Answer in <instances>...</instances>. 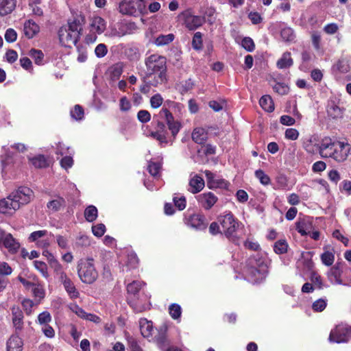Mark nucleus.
<instances>
[{
	"instance_id": "e2e57ef3",
	"label": "nucleus",
	"mask_w": 351,
	"mask_h": 351,
	"mask_svg": "<svg viewBox=\"0 0 351 351\" xmlns=\"http://www.w3.org/2000/svg\"><path fill=\"white\" fill-rule=\"evenodd\" d=\"M93 234L97 237H102L106 232V226L103 223H99L92 227Z\"/></svg>"
},
{
	"instance_id": "f3484780",
	"label": "nucleus",
	"mask_w": 351,
	"mask_h": 351,
	"mask_svg": "<svg viewBox=\"0 0 351 351\" xmlns=\"http://www.w3.org/2000/svg\"><path fill=\"white\" fill-rule=\"evenodd\" d=\"M12 320L16 333L21 332L24 326L23 313L19 307L12 308Z\"/></svg>"
},
{
	"instance_id": "c756f323",
	"label": "nucleus",
	"mask_w": 351,
	"mask_h": 351,
	"mask_svg": "<svg viewBox=\"0 0 351 351\" xmlns=\"http://www.w3.org/2000/svg\"><path fill=\"white\" fill-rule=\"evenodd\" d=\"M16 0H1L0 2V14L5 16L11 13L15 8Z\"/></svg>"
},
{
	"instance_id": "13d9d810",
	"label": "nucleus",
	"mask_w": 351,
	"mask_h": 351,
	"mask_svg": "<svg viewBox=\"0 0 351 351\" xmlns=\"http://www.w3.org/2000/svg\"><path fill=\"white\" fill-rule=\"evenodd\" d=\"M56 243L61 249L66 250L69 247L68 239L62 235L58 234L56 236Z\"/></svg>"
},
{
	"instance_id": "f257e3e1",
	"label": "nucleus",
	"mask_w": 351,
	"mask_h": 351,
	"mask_svg": "<svg viewBox=\"0 0 351 351\" xmlns=\"http://www.w3.org/2000/svg\"><path fill=\"white\" fill-rule=\"evenodd\" d=\"M33 198V191L28 187L21 186L6 198L0 200V213L12 215L23 205L28 204Z\"/></svg>"
},
{
	"instance_id": "0eeeda50",
	"label": "nucleus",
	"mask_w": 351,
	"mask_h": 351,
	"mask_svg": "<svg viewBox=\"0 0 351 351\" xmlns=\"http://www.w3.org/2000/svg\"><path fill=\"white\" fill-rule=\"evenodd\" d=\"M351 337V328L340 324L331 330L329 335V341L333 343H344L347 342Z\"/></svg>"
},
{
	"instance_id": "a18cd8bd",
	"label": "nucleus",
	"mask_w": 351,
	"mask_h": 351,
	"mask_svg": "<svg viewBox=\"0 0 351 351\" xmlns=\"http://www.w3.org/2000/svg\"><path fill=\"white\" fill-rule=\"evenodd\" d=\"M65 204V201L62 197H58L56 199H53L49 202L47 204V207L54 211L58 210L62 206H64Z\"/></svg>"
},
{
	"instance_id": "2f4dec72",
	"label": "nucleus",
	"mask_w": 351,
	"mask_h": 351,
	"mask_svg": "<svg viewBox=\"0 0 351 351\" xmlns=\"http://www.w3.org/2000/svg\"><path fill=\"white\" fill-rule=\"evenodd\" d=\"M62 285L71 298L73 299L79 297V292L70 278L63 282Z\"/></svg>"
},
{
	"instance_id": "09e8293b",
	"label": "nucleus",
	"mask_w": 351,
	"mask_h": 351,
	"mask_svg": "<svg viewBox=\"0 0 351 351\" xmlns=\"http://www.w3.org/2000/svg\"><path fill=\"white\" fill-rule=\"evenodd\" d=\"M51 321V316L48 311H43L38 316V323L41 326L47 325Z\"/></svg>"
},
{
	"instance_id": "e433bc0d",
	"label": "nucleus",
	"mask_w": 351,
	"mask_h": 351,
	"mask_svg": "<svg viewBox=\"0 0 351 351\" xmlns=\"http://www.w3.org/2000/svg\"><path fill=\"white\" fill-rule=\"evenodd\" d=\"M63 27H66V29H69L70 32L75 33V34H77V36L79 37L82 29V24L80 23V21L77 19L69 21L68 25L66 26H64Z\"/></svg>"
},
{
	"instance_id": "37998d69",
	"label": "nucleus",
	"mask_w": 351,
	"mask_h": 351,
	"mask_svg": "<svg viewBox=\"0 0 351 351\" xmlns=\"http://www.w3.org/2000/svg\"><path fill=\"white\" fill-rule=\"evenodd\" d=\"M174 205L180 210H182L186 208V201L184 195L180 194H176L173 197Z\"/></svg>"
},
{
	"instance_id": "49530a36",
	"label": "nucleus",
	"mask_w": 351,
	"mask_h": 351,
	"mask_svg": "<svg viewBox=\"0 0 351 351\" xmlns=\"http://www.w3.org/2000/svg\"><path fill=\"white\" fill-rule=\"evenodd\" d=\"M169 312L173 319H178L181 316L182 309L180 305L172 304L169 307Z\"/></svg>"
},
{
	"instance_id": "a211bd4d",
	"label": "nucleus",
	"mask_w": 351,
	"mask_h": 351,
	"mask_svg": "<svg viewBox=\"0 0 351 351\" xmlns=\"http://www.w3.org/2000/svg\"><path fill=\"white\" fill-rule=\"evenodd\" d=\"M335 143L336 142H333L330 138H324L318 148L321 156L323 158L330 157Z\"/></svg>"
},
{
	"instance_id": "774afa93",
	"label": "nucleus",
	"mask_w": 351,
	"mask_h": 351,
	"mask_svg": "<svg viewBox=\"0 0 351 351\" xmlns=\"http://www.w3.org/2000/svg\"><path fill=\"white\" fill-rule=\"evenodd\" d=\"M48 263L50 267L53 269L54 274L64 269L62 264L58 261V260L56 258L49 261Z\"/></svg>"
},
{
	"instance_id": "1a4fd4ad",
	"label": "nucleus",
	"mask_w": 351,
	"mask_h": 351,
	"mask_svg": "<svg viewBox=\"0 0 351 351\" xmlns=\"http://www.w3.org/2000/svg\"><path fill=\"white\" fill-rule=\"evenodd\" d=\"M136 29L137 26L135 23L122 22L112 27L109 35L112 37H122L134 33Z\"/></svg>"
},
{
	"instance_id": "bb28decb",
	"label": "nucleus",
	"mask_w": 351,
	"mask_h": 351,
	"mask_svg": "<svg viewBox=\"0 0 351 351\" xmlns=\"http://www.w3.org/2000/svg\"><path fill=\"white\" fill-rule=\"evenodd\" d=\"M192 139L198 144H204L208 138V132L203 128H195L191 134Z\"/></svg>"
},
{
	"instance_id": "4be33fe9",
	"label": "nucleus",
	"mask_w": 351,
	"mask_h": 351,
	"mask_svg": "<svg viewBox=\"0 0 351 351\" xmlns=\"http://www.w3.org/2000/svg\"><path fill=\"white\" fill-rule=\"evenodd\" d=\"M23 346L22 339L17 334H14L7 341L6 350L7 351H22Z\"/></svg>"
},
{
	"instance_id": "20e7f679",
	"label": "nucleus",
	"mask_w": 351,
	"mask_h": 351,
	"mask_svg": "<svg viewBox=\"0 0 351 351\" xmlns=\"http://www.w3.org/2000/svg\"><path fill=\"white\" fill-rule=\"evenodd\" d=\"M119 12L123 14L138 16L146 9L145 0H122L119 3Z\"/></svg>"
},
{
	"instance_id": "ddd939ff",
	"label": "nucleus",
	"mask_w": 351,
	"mask_h": 351,
	"mask_svg": "<svg viewBox=\"0 0 351 351\" xmlns=\"http://www.w3.org/2000/svg\"><path fill=\"white\" fill-rule=\"evenodd\" d=\"M199 205L205 210H210L217 202V197L212 192H205L195 197Z\"/></svg>"
},
{
	"instance_id": "6e6552de",
	"label": "nucleus",
	"mask_w": 351,
	"mask_h": 351,
	"mask_svg": "<svg viewBox=\"0 0 351 351\" xmlns=\"http://www.w3.org/2000/svg\"><path fill=\"white\" fill-rule=\"evenodd\" d=\"M52 237L53 234L46 230H37L29 234L28 241L36 243L39 247L47 248L51 245Z\"/></svg>"
},
{
	"instance_id": "0e129e2a",
	"label": "nucleus",
	"mask_w": 351,
	"mask_h": 351,
	"mask_svg": "<svg viewBox=\"0 0 351 351\" xmlns=\"http://www.w3.org/2000/svg\"><path fill=\"white\" fill-rule=\"evenodd\" d=\"M162 101L163 99L162 96L158 93L153 95L150 99V104L153 108H159L162 105Z\"/></svg>"
},
{
	"instance_id": "052dcab7",
	"label": "nucleus",
	"mask_w": 351,
	"mask_h": 351,
	"mask_svg": "<svg viewBox=\"0 0 351 351\" xmlns=\"http://www.w3.org/2000/svg\"><path fill=\"white\" fill-rule=\"evenodd\" d=\"M108 52V48L105 44L101 43L97 45L95 49V53L99 58L104 57Z\"/></svg>"
},
{
	"instance_id": "9b49d317",
	"label": "nucleus",
	"mask_w": 351,
	"mask_h": 351,
	"mask_svg": "<svg viewBox=\"0 0 351 351\" xmlns=\"http://www.w3.org/2000/svg\"><path fill=\"white\" fill-rule=\"evenodd\" d=\"M333 149L330 158L338 162H341L347 159L350 152V145L347 143L337 141Z\"/></svg>"
},
{
	"instance_id": "f704fd0d",
	"label": "nucleus",
	"mask_w": 351,
	"mask_h": 351,
	"mask_svg": "<svg viewBox=\"0 0 351 351\" xmlns=\"http://www.w3.org/2000/svg\"><path fill=\"white\" fill-rule=\"evenodd\" d=\"M173 39L174 35L173 34L166 35L160 34L156 38L154 44L157 46H163L169 44Z\"/></svg>"
},
{
	"instance_id": "4468645a",
	"label": "nucleus",
	"mask_w": 351,
	"mask_h": 351,
	"mask_svg": "<svg viewBox=\"0 0 351 351\" xmlns=\"http://www.w3.org/2000/svg\"><path fill=\"white\" fill-rule=\"evenodd\" d=\"M344 108L341 106L340 101L336 99H331L328 102L327 113L332 119H340L343 117Z\"/></svg>"
},
{
	"instance_id": "423d86ee",
	"label": "nucleus",
	"mask_w": 351,
	"mask_h": 351,
	"mask_svg": "<svg viewBox=\"0 0 351 351\" xmlns=\"http://www.w3.org/2000/svg\"><path fill=\"white\" fill-rule=\"evenodd\" d=\"M219 221L221 224L222 231L228 238L233 237L239 226L238 221L234 219V216L228 213L219 217Z\"/></svg>"
},
{
	"instance_id": "f8f14e48",
	"label": "nucleus",
	"mask_w": 351,
	"mask_h": 351,
	"mask_svg": "<svg viewBox=\"0 0 351 351\" xmlns=\"http://www.w3.org/2000/svg\"><path fill=\"white\" fill-rule=\"evenodd\" d=\"M58 35L60 43L66 47H71L73 45H76L80 38L75 33H73L69 29L63 27L60 29Z\"/></svg>"
},
{
	"instance_id": "680f3d73",
	"label": "nucleus",
	"mask_w": 351,
	"mask_h": 351,
	"mask_svg": "<svg viewBox=\"0 0 351 351\" xmlns=\"http://www.w3.org/2000/svg\"><path fill=\"white\" fill-rule=\"evenodd\" d=\"M77 61L79 62H84L87 59V50L84 46H77Z\"/></svg>"
},
{
	"instance_id": "6e6d98bb",
	"label": "nucleus",
	"mask_w": 351,
	"mask_h": 351,
	"mask_svg": "<svg viewBox=\"0 0 351 351\" xmlns=\"http://www.w3.org/2000/svg\"><path fill=\"white\" fill-rule=\"evenodd\" d=\"M312 44L315 49L317 51L322 49L321 48V36L318 32H313L311 34Z\"/></svg>"
},
{
	"instance_id": "a878e982",
	"label": "nucleus",
	"mask_w": 351,
	"mask_h": 351,
	"mask_svg": "<svg viewBox=\"0 0 351 351\" xmlns=\"http://www.w3.org/2000/svg\"><path fill=\"white\" fill-rule=\"evenodd\" d=\"M139 328L141 335L145 338L152 337L154 332L152 322L145 318L139 320Z\"/></svg>"
},
{
	"instance_id": "dca6fc26",
	"label": "nucleus",
	"mask_w": 351,
	"mask_h": 351,
	"mask_svg": "<svg viewBox=\"0 0 351 351\" xmlns=\"http://www.w3.org/2000/svg\"><path fill=\"white\" fill-rule=\"evenodd\" d=\"M204 179L197 174H191L188 191L193 194L200 192L204 187Z\"/></svg>"
},
{
	"instance_id": "ea45409f",
	"label": "nucleus",
	"mask_w": 351,
	"mask_h": 351,
	"mask_svg": "<svg viewBox=\"0 0 351 351\" xmlns=\"http://www.w3.org/2000/svg\"><path fill=\"white\" fill-rule=\"evenodd\" d=\"M125 53L132 60H138L140 57L138 47L133 45H129L126 48Z\"/></svg>"
},
{
	"instance_id": "3c124183",
	"label": "nucleus",
	"mask_w": 351,
	"mask_h": 351,
	"mask_svg": "<svg viewBox=\"0 0 351 351\" xmlns=\"http://www.w3.org/2000/svg\"><path fill=\"white\" fill-rule=\"evenodd\" d=\"M33 285H34V287L32 289V292H33L34 296L36 298H38L39 300L44 298V297L45 295V291L43 288V286L41 285L40 284Z\"/></svg>"
},
{
	"instance_id": "aec40b11",
	"label": "nucleus",
	"mask_w": 351,
	"mask_h": 351,
	"mask_svg": "<svg viewBox=\"0 0 351 351\" xmlns=\"http://www.w3.org/2000/svg\"><path fill=\"white\" fill-rule=\"evenodd\" d=\"M146 80H147V83L152 85V86H158L159 84H162L166 82L167 81V75L166 71H156L152 75H149L147 73H146L145 77H144Z\"/></svg>"
},
{
	"instance_id": "de8ad7c7",
	"label": "nucleus",
	"mask_w": 351,
	"mask_h": 351,
	"mask_svg": "<svg viewBox=\"0 0 351 351\" xmlns=\"http://www.w3.org/2000/svg\"><path fill=\"white\" fill-rule=\"evenodd\" d=\"M162 108H165L167 110H168V108L172 109L175 112L178 111L179 112H181L184 108V106L180 103H178V102L173 101L167 100L165 101V104H164V106Z\"/></svg>"
},
{
	"instance_id": "7ed1b4c3",
	"label": "nucleus",
	"mask_w": 351,
	"mask_h": 351,
	"mask_svg": "<svg viewBox=\"0 0 351 351\" xmlns=\"http://www.w3.org/2000/svg\"><path fill=\"white\" fill-rule=\"evenodd\" d=\"M94 260L88 258L80 260L77 265V274L80 280L87 284L94 282L97 278L98 274L94 266Z\"/></svg>"
},
{
	"instance_id": "79ce46f5",
	"label": "nucleus",
	"mask_w": 351,
	"mask_h": 351,
	"mask_svg": "<svg viewBox=\"0 0 351 351\" xmlns=\"http://www.w3.org/2000/svg\"><path fill=\"white\" fill-rule=\"evenodd\" d=\"M29 55L34 59L36 64H43L44 54L42 51L33 49L29 51Z\"/></svg>"
},
{
	"instance_id": "8fccbe9b",
	"label": "nucleus",
	"mask_w": 351,
	"mask_h": 351,
	"mask_svg": "<svg viewBox=\"0 0 351 351\" xmlns=\"http://www.w3.org/2000/svg\"><path fill=\"white\" fill-rule=\"evenodd\" d=\"M255 176L263 185H268L271 182L269 177L261 169L255 171Z\"/></svg>"
},
{
	"instance_id": "58836bf2",
	"label": "nucleus",
	"mask_w": 351,
	"mask_h": 351,
	"mask_svg": "<svg viewBox=\"0 0 351 351\" xmlns=\"http://www.w3.org/2000/svg\"><path fill=\"white\" fill-rule=\"evenodd\" d=\"M34 266L45 278L47 279L49 278L48 268L45 263L40 261H34Z\"/></svg>"
},
{
	"instance_id": "473e14b6",
	"label": "nucleus",
	"mask_w": 351,
	"mask_h": 351,
	"mask_svg": "<svg viewBox=\"0 0 351 351\" xmlns=\"http://www.w3.org/2000/svg\"><path fill=\"white\" fill-rule=\"evenodd\" d=\"M261 108L269 112H273L274 110V104L271 97L269 95H263L259 101Z\"/></svg>"
},
{
	"instance_id": "c9c22d12",
	"label": "nucleus",
	"mask_w": 351,
	"mask_h": 351,
	"mask_svg": "<svg viewBox=\"0 0 351 351\" xmlns=\"http://www.w3.org/2000/svg\"><path fill=\"white\" fill-rule=\"evenodd\" d=\"M97 209L95 206H88L84 210V217L88 222L94 221L97 217Z\"/></svg>"
},
{
	"instance_id": "2eb2a0df",
	"label": "nucleus",
	"mask_w": 351,
	"mask_h": 351,
	"mask_svg": "<svg viewBox=\"0 0 351 351\" xmlns=\"http://www.w3.org/2000/svg\"><path fill=\"white\" fill-rule=\"evenodd\" d=\"M207 179V186L209 189H225L228 186V182L221 178H216L215 175L208 170L204 171Z\"/></svg>"
},
{
	"instance_id": "69168bd1",
	"label": "nucleus",
	"mask_w": 351,
	"mask_h": 351,
	"mask_svg": "<svg viewBox=\"0 0 351 351\" xmlns=\"http://www.w3.org/2000/svg\"><path fill=\"white\" fill-rule=\"evenodd\" d=\"M200 32H196L193 38L192 45L195 49H200L202 47V38Z\"/></svg>"
},
{
	"instance_id": "603ef678",
	"label": "nucleus",
	"mask_w": 351,
	"mask_h": 351,
	"mask_svg": "<svg viewBox=\"0 0 351 351\" xmlns=\"http://www.w3.org/2000/svg\"><path fill=\"white\" fill-rule=\"evenodd\" d=\"M161 169V164L160 162H150L147 169L149 173L154 176H157L160 171Z\"/></svg>"
},
{
	"instance_id": "72a5a7b5",
	"label": "nucleus",
	"mask_w": 351,
	"mask_h": 351,
	"mask_svg": "<svg viewBox=\"0 0 351 351\" xmlns=\"http://www.w3.org/2000/svg\"><path fill=\"white\" fill-rule=\"evenodd\" d=\"M280 36L283 41L288 43L293 41L295 38L293 30L289 27H285L281 29Z\"/></svg>"
},
{
	"instance_id": "412c9836",
	"label": "nucleus",
	"mask_w": 351,
	"mask_h": 351,
	"mask_svg": "<svg viewBox=\"0 0 351 351\" xmlns=\"http://www.w3.org/2000/svg\"><path fill=\"white\" fill-rule=\"evenodd\" d=\"M90 28L91 32L101 34L106 28V22L100 16H94L90 19Z\"/></svg>"
},
{
	"instance_id": "338daca9",
	"label": "nucleus",
	"mask_w": 351,
	"mask_h": 351,
	"mask_svg": "<svg viewBox=\"0 0 351 351\" xmlns=\"http://www.w3.org/2000/svg\"><path fill=\"white\" fill-rule=\"evenodd\" d=\"M242 47L248 51H252L255 45L253 40L249 37H245L241 42Z\"/></svg>"
},
{
	"instance_id": "9d476101",
	"label": "nucleus",
	"mask_w": 351,
	"mask_h": 351,
	"mask_svg": "<svg viewBox=\"0 0 351 351\" xmlns=\"http://www.w3.org/2000/svg\"><path fill=\"white\" fill-rule=\"evenodd\" d=\"M158 116L160 119L166 121L169 130L171 131L172 136L175 137L180 130V123L175 121L172 114L165 108H162L160 110Z\"/></svg>"
},
{
	"instance_id": "39448f33",
	"label": "nucleus",
	"mask_w": 351,
	"mask_h": 351,
	"mask_svg": "<svg viewBox=\"0 0 351 351\" xmlns=\"http://www.w3.org/2000/svg\"><path fill=\"white\" fill-rule=\"evenodd\" d=\"M146 73L149 75L156 71H166V58L158 54H153L145 59Z\"/></svg>"
},
{
	"instance_id": "4d7b16f0",
	"label": "nucleus",
	"mask_w": 351,
	"mask_h": 351,
	"mask_svg": "<svg viewBox=\"0 0 351 351\" xmlns=\"http://www.w3.org/2000/svg\"><path fill=\"white\" fill-rule=\"evenodd\" d=\"M138 265V258L137 255L134 253H130L128 255L127 265L130 268H136Z\"/></svg>"
},
{
	"instance_id": "f03ea898",
	"label": "nucleus",
	"mask_w": 351,
	"mask_h": 351,
	"mask_svg": "<svg viewBox=\"0 0 351 351\" xmlns=\"http://www.w3.org/2000/svg\"><path fill=\"white\" fill-rule=\"evenodd\" d=\"M247 280L256 283L264 280L268 273V261L266 258L257 254L250 257L244 270Z\"/></svg>"
},
{
	"instance_id": "4c0bfd02",
	"label": "nucleus",
	"mask_w": 351,
	"mask_h": 351,
	"mask_svg": "<svg viewBox=\"0 0 351 351\" xmlns=\"http://www.w3.org/2000/svg\"><path fill=\"white\" fill-rule=\"evenodd\" d=\"M193 87L194 83L191 79L181 82L179 84H178V89L182 95L192 90Z\"/></svg>"
},
{
	"instance_id": "c03bdc74",
	"label": "nucleus",
	"mask_w": 351,
	"mask_h": 351,
	"mask_svg": "<svg viewBox=\"0 0 351 351\" xmlns=\"http://www.w3.org/2000/svg\"><path fill=\"white\" fill-rule=\"evenodd\" d=\"M287 248L288 244L284 240H280L276 241L274 246V252L278 254H282L287 252Z\"/></svg>"
},
{
	"instance_id": "a19ab883",
	"label": "nucleus",
	"mask_w": 351,
	"mask_h": 351,
	"mask_svg": "<svg viewBox=\"0 0 351 351\" xmlns=\"http://www.w3.org/2000/svg\"><path fill=\"white\" fill-rule=\"evenodd\" d=\"M143 282L138 280H134L127 286V291L129 294L135 295L141 289Z\"/></svg>"
},
{
	"instance_id": "6ab92c4d",
	"label": "nucleus",
	"mask_w": 351,
	"mask_h": 351,
	"mask_svg": "<svg viewBox=\"0 0 351 351\" xmlns=\"http://www.w3.org/2000/svg\"><path fill=\"white\" fill-rule=\"evenodd\" d=\"M187 225L196 230H204L207 226L205 217L199 214H194L189 217L187 221Z\"/></svg>"
},
{
	"instance_id": "c85d7f7f",
	"label": "nucleus",
	"mask_w": 351,
	"mask_h": 351,
	"mask_svg": "<svg viewBox=\"0 0 351 351\" xmlns=\"http://www.w3.org/2000/svg\"><path fill=\"white\" fill-rule=\"evenodd\" d=\"M324 252L321 255L322 263L326 266H330L335 261V251L330 247H324Z\"/></svg>"
},
{
	"instance_id": "bf43d9fd",
	"label": "nucleus",
	"mask_w": 351,
	"mask_h": 351,
	"mask_svg": "<svg viewBox=\"0 0 351 351\" xmlns=\"http://www.w3.org/2000/svg\"><path fill=\"white\" fill-rule=\"evenodd\" d=\"M71 115L75 120H81L84 117L83 109L79 105H76L71 111Z\"/></svg>"
},
{
	"instance_id": "7c9ffc66",
	"label": "nucleus",
	"mask_w": 351,
	"mask_h": 351,
	"mask_svg": "<svg viewBox=\"0 0 351 351\" xmlns=\"http://www.w3.org/2000/svg\"><path fill=\"white\" fill-rule=\"evenodd\" d=\"M293 62L291 57V53L285 52L282 54V57L277 62V66L278 69H287L292 66Z\"/></svg>"
},
{
	"instance_id": "864d4df0",
	"label": "nucleus",
	"mask_w": 351,
	"mask_h": 351,
	"mask_svg": "<svg viewBox=\"0 0 351 351\" xmlns=\"http://www.w3.org/2000/svg\"><path fill=\"white\" fill-rule=\"evenodd\" d=\"M32 163L36 168H43L47 165L45 158L41 155L32 158Z\"/></svg>"
},
{
	"instance_id": "393cba45",
	"label": "nucleus",
	"mask_w": 351,
	"mask_h": 351,
	"mask_svg": "<svg viewBox=\"0 0 351 351\" xmlns=\"http://www.w3.org/2000/svg\"><path fill=\"white\" fill-rule=\"evenodd\" d=\"M204 22V19L203 17L191 14H187L184 21L186 27L190 30H194L198 28Z\"/></svg>"
},
{
	"instance_id": "5701e85b",
	"label": "nucleus",
	"mask_w": 351,
	"mask_h": 351,
	"mask_svg": "<svg viewBox=\"0 0 351 351\" xmlns=\"http://www.w3.org/2000/svg\"><path fill=\"white\" fill-rule=\"evenodd\" d=\"M1 245L5 247L9 252L12 254L17 252L20 248V243L10 233H8V234H6Z\"/></svg>"
},
{
	"instance_id": "cd10ccee",
	"label": "nucleus",
	"mask_w": 351,
	"mask_h": 351,
	"mask_svg": "<svg viewBox=\"0 0 351 351\" xmlns=\"http://www.w3.org/2000/svg\"><path fill=\"white\" fill-rule=\"evenodd\" d=\"M39 26L32 20H28L24 23V34L28 38H33L36 34L39 32Z\"/></svg>"
},
{
	"instance_id": "b1692460",
	"label": "nucleus",
	"mask_w": 351,
	"mask_h": 351,
	"mask_svg": "<svg viewBox=\"0 0 351 351\" xmlns=\"http://www.w3.org/2000/svg\"><path fill=\"white\" fill-rule=\"evenodd\" d=\"M296 230L302 236H306L310 233L313 226L311 219L308 217L299 219L295 223Z\"/></svg>"
},
{
	"instance_id": "5fc2aeb1",
	"label": "nucleus",
	"mask_w": 351,
	"mask_h": 351,
	"mask_svg": "<svg viewBox=\"0 0 351 351\" xmlns=\"http://www.w3.org/2000/svg\"><path fill=\"white\" fill-rule=\"evenodd\" d=\"M167 132H152L151 136L158 141L161 144L167 143Z\"/></svg>"
}]
</instances>
